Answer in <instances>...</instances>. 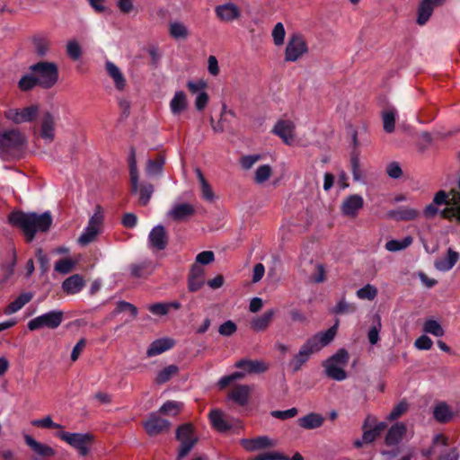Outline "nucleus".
Wrapping results in <instances>:
<instances>
[{"instance_id": "obj_1", "label": "nucleus", "mask_w": 460, "mask_h": 460, "mask_svg": "<svg viewBox=\"0 0 460 460\" xmlns=\"http://www.w3.org/2000/svg\"><path fill=\"white\" fill-rule=\"evenodd\" d=\"M8 221L12 226L20 228L23 232L27 243H31L37 233H46L49 230L53 218L49 211L37 214L18 210L9 214Z\"/></svg>"}, {"instance_id": "obj_2", "label": "nucleus", "mask_w": 460, "mask_h": 460, "mask_svg": "<svg viewBox=\"0 0 460 460\" xmlns=\"http://www.w3.org/2000/svg\"><path fill=\"white\" fill-rule=\"evenodd\" d=\"M440 205L447 206L439 212L442 218L460 224V177L458 189H451L449 192L441 190L435 194L433 202L428 205L423 211L425 217H435L438 212L437 206Z\"/></svg>"}, {"instance_id": "obj_3", "label": "nucleus", "mask_w": 460, "mask_h": 460, "mask_svg": "<svg viewBox=\"0 0 460 460\" xmlns=\"http://www.w3.org/2000/svg\"><path fill=\"white\" fill-rule=\"evenodd\" d=\"M338 326L339 320L327 331L316 333L301 346L298 353L296 354L289 362V366L294 372L299 371L303 365L309 360L312 354L319 351L334 339Z\"/></svg>"}, {"instance_id": "obj_4", "label": "nucleus", "mask_w": 460, "mask_h": 460, "mask_svg": "<svg viewBox=\"0 0 460 460\" xmlns=\"http://www.w3.org/2000/svg\"><path fill=\"white\" fill-rule=\"evenodd\" d=\"M26 145L25 136L17 128L0 132V158L8 160L15 157Z\"/></svg>"}, {"instance_id": "obj_5", "label": "nucleus", "mask_w": 460, "mask_h": 460, "mask_svg": "<svg viewBox=\"0 0 460 460\" xmlns=\"http://www.w3.org/2000/svg\"><path fill=\"white\" fill-rule=\"evenodd\" d=\"M29 69L35 74L39 86L43 89L52 88L58 80V68L54 62L40 61L31 65Z\"/></svg>"}, {"instance_id": "obj_6", "label": "nucleus", "mask_w": 460, "mask_h": 460, "mask_svg": "<svg viewBox=\"0 0 460 460\" xmlns=\"http://www.w3.org/2000/svg\"><path fill=\"white\" fill-rule=\"evenodd\" d=\"M128 167H129V175H130V187L131 192L136 194L139 190V203L142 206H146L154 192V186L151 183L144 184L139 188L138 184V171L137 168V160H136V150L134 147L130 148V154L128 156Z\"/></svg>"}, {"instance_id": "obj_7", "label": "nucleus", "mask_w": 460, "mask_h": 460, "mask_svg": "<svg viewBox=\"0 0 460 460\" xmlns=\"http://www.w3.org/2000/svg\"><path fill=\"white\" fill-rule=\"evenodd\" d=\"M63 321L64 312L62 310H52L29 321L27 327L31 332L42 328L55 330L60 326Z\"/></svg>"}, {"instance_id": "obj_8", "label": "nucleus", "mask_w": 460, "mask_h": 460, "mask_svg": "<svg viewBox=\"0 0 460 460\" xmlns=\"http://www.w3.org/2000/svg\"><path fill=\"white\" fill-rule=\"evenodd\" d=\"M57 437L76 449L82 456H85L89 454V447L94 440L93 436L90 433H70L61 431L57 434Z\"/></svg>"}, {"instance_id": "obj_9", "label": "nucleus", "mask_w": 460, "mask_h": 460, "mask_svg": "<svg viewBox=\"0 0 460 460\" xmlns=\"http://www.w3.org/2000/svg\"><path fill=\"white\" fill-rule=\"evenodd\" d=\"M176 439L181 442L177 460L184 458L198 441L197 438L194 436L193 427L190 423H185L177 428Z\"/></svg>"}, {"instance_id": "obj_10", "label": "nucleus", "mask_w": 460, "mask_h": 460, "mask_svg": "<svg viewBox=\"0 0 460 460\" xmlns=\"http://www.w3.org/2000/svg\"><path fill=\"white\" fill-rule=\"evenodd\" d=\"M308 50L307 44L302 35L293 34L287 44L285 50V60L288 62L296 61L303 54Z\"/></svg>"}, {"instance_id": "obj_11", "label": "nucleus", "mask_w": 460, "mask_h": 460, "mask_svg": "<svg viewBox=\"0 0 460 460\" xmlns=\"http://www.w3.org/2000/svg\"><path fill=\"white\" fill-rule=\"evenodd\" d=\"M38 111L39 109L36 105H31L22 110L9 109L4 112V117L15 124H21L33 121L37 117Z\"/></svg>"}, {"instance_id": "obj_12", "label": "nucleus", "mask_w": 460, "mask_h": 460, "mask_svg": "<svg viewBox=\"0 0 460 460\" xmlns=\"http://www.w3.org/2000/svg\"><path fill=\"white\" fill-rule=\"evenodd\" d=\"M171 422L161 418L157 413L150 414L149 418L144 423L146 433L151 436H156L170 429Z\"/></svg>"}, {"instance_id": "obj_13", "label": "nucleus", "mask_w": 460, "mask_h": 460, "mask_svg": "<svg viewBox=\"0 0 460 460\" xmlns=\"http://www.w3.org/2000/svg\"><path fill=\"white\" fill-rule=\"evenodd\" d=\"M169 242L168 234L164 226L158 225L155 226L148 234L149 246L156 251L164 250Z\"/></svg>"}, {"instance_id": "obj_14", "label": "nucleus", "mask_w": 460, "mask_h": 460, "mask_svg": "<svg viewBox=\"0 0 460 460\" xmlns=\"http://www.w3.org/2000/svg\"><path fill=\"white\" fill-rule=\"evenodd\" d=\"M445 0H422L418 7V16L416 22L423 26L429 20L434 8L444 3Z\"/></svg>"}, {"instance_id": "obj_15", "label": "nucleus", "mask_w": 460, "mask_h": 460, "mask_svg": "<svg viewBox=\"0 0 460 460\" xmlns=\"http://www.w3.org/2000/svg\"><path fill=\"white\" fill-rule=\"evenodd\" d=\"M240 444L249 452L270 448L275 446V442L266 436H260L254 438H243Z\"/></svg>"}, {"instance_id": "obj_16", "label": "nucleus", "mask_w": 460, "mask_h": 460, "mask_svg": "<svg viewBox=\"0 0 460 460\" xmlns=\"http://www.w3.org/2000/svg\"><path fill=\"white\" fill-rule=\"evenodd\" d=\"M209 420L212 427L221 433H226L235 427L234 423L226 420L223 412L218 409L210 411Z\"/></svg>"}, {"instance_id": "obj_17", "label": "nucleus", "mask_w": 460, "mask_h": 460, "mask_svg": "<svg viewBox=\"0 0 460 460\" xmlns=\"http://www.w3.org/2000/svg\"><path fill=\"white\" fill-rule=\"evenodd\" d=\"M295 125L290 120H279L274 128L272 133L279 136L285 144L290 145L294 138Z\"/></svg>"}, {"instance_id": "obj_18", "label": "nucleus", "mask_w": 460, "mask_h": 460, "mask_svg": "<svg viewBox=\"0 0 460 460\" xmlns=\"http://www.w3.org/2000/svg\"><path fill=\"white\" fill-rule=\"evenodd\" d=\"M215 13L219 20L226 22L236 20L241 16L240 9L232 3L217 5L215 8Z\"/></svg>"}, {"instance_id": "obj_19", "label": "nucleus", "mask_w": 460, "mask_h": 460, "mask_svg": "<svg viewBox=\"0 0 460 460\" xmlns=\"http://www.w3.org/2000/svg\"><path fill=\"white\" fill-rule=\"evenodd\" d=\"M363 205L364 199L360 195H349L341 204V212L345 216L355 217L358 210L363 208Z\"/></svg>"}, {"instance_id": "obj_20", "label": "nucleus", "mask_w": 460, "mask_h": 460, "mask_svg": "<svg viewBox=\"0 0 460 460\" xmlns=\"http://www.w3.org/2000/svg\"><path fill=\"white\" fill-rule=\"evenodd\" d=\"M204 269L198 264H193L188 276V288L190 292L199 290L204 285Z\"/></svg>"}, {"instance_id": "obj_21", "label": "nucleus", "mask_w": 460, "mask_h": 460, "mask_svg": "<svg viewBox=\"0 0 460 460\" xmlns=\"http://www.w3.org/2000/svg\"><path fill=\"white\" fill-rule=\"evenodd\" d=\"M459 258L460 254L457 252L448 248L446 256L438 258L435 261L434 267L439 271H448L456 264Z\"/></svg>"}, {"instance_id": "obj_22", "label": "nucleus", "mask_w": 460, "mask_h": 460, "mask_svg": "<svg viewBox=\"0 0 460 460\" xmlns=\"http://www.w3.org/2000/svg\"><path fill=\"white\" fill-rule=\"evenodd\" d=\"M24 441L37 455L42 457H52L56 455V451L51 447L40 443L30 435H24Z\"/></svg>"}, {"instance_id": "obj_23", "label": "nucleus", "mask_w": 460, "mask_h": 460, "mask_svg": "<svg viewBox=\"0 0 460 460\" xmlns=\"http://www.w3.org/2000/svg\"><path fill=\"white\" fill-rule=\"evenodd\" d=\"M85 286V281L82 275L74 274L66 279L62 283V289L68 295L79 293Z\"/></svg>"}, {"instance_id": "obj_24", "label": "nucleus", "mask_w": 460, "mask_h": 460, "mask_svg": "<svg viewBox=\"0 0 460 460\" xmlns=\"http://www.w3.org/2000/svg\"><path fill=\"white\" fill-rule=\"evenodd\" d=\"M175 344L171 338H161L154 341L146 350L147 357H155L171 349Z\"/></svg>"}, {"instance_id": "obj_25", "label": "nucleus", "mask_w": 460, "mask_h": 460, "mask_svg": "<svg viewBox=\"0 0 460 460\" xmlns=\"http://www.w3.org/2000/svg\"><path fill=\"white\" fill-rule=\"evenodd\" d=\"M407 430L406 425L403 422H396L392 425L388 429L385 442L387 446H394L398 444L402 437L405 435Z\"/></svg>"}, {"instance_id": "obj_26", "label": "nucleus", "mask_w": 460, "mask_h": 460, "mask_svg": "<svg viewBox=\"0 0 460 460\" xmlns=\"http://www.w3.org/2000/svg\"><path fill=\"white\" fill-rule=\"evenodd\" d=\"M235 367L248 374H260L268 369L262 361L251 359H241L235 363Z\"/></svg>"}, {"instance_id": "obj_27", "label": "nucleus", "mask_w": 460, "mask_h": 460, "mask_svg": "<svg viewBox=\"0 0 460 460\" xmlns=\"http://www.w3.org/2000/svg\"><path fill=\"white\" fill-rule=\"evenodd\" d=\"M33 298L32 292L21 293L12 303H10L4 309L5 315L13 314L21 310L26 304Z\"/></svg>"}, {"instance_id": "obj_28", "label": "nucleus", "mask_w": 460, "mask_h": 460, "mask_svg": "<svg viewBox=\"0 0 460 460\" xmlns=\"http://www.w3.org/2000/svg\"><path fill=\"white\" fill-rule=\"evenodd\" d=\"M420 213L417 209L401 207L398 209L390 210L387 213L388 217L396 221L414 220L419 217Z\"/></svg>"}, {"instance_id": "obj_29", "label": "nucleus", "mask_w": 460, "mask_h": 460, "mask_svg": "<svg viewBox=\"0 0 460 460\" xmlns=\"http://www.w3.org/2000/svg\"><path fill=\"white\" fill-rule=\"evenodd\" d=\"M195 208L188 203L176 204L170 211L171 217L175 221H182L193 216Z\"/></svg>"}, {"instance_id": "obj_30", "label": "nucleus", "mask_w": 460, "mask_h": 460, "mask_svg": "<svg viewBox=\"0 0 460 460\" xmlns=\"http://www.w3.org/2000/svg\"><path fill=\"white\" fill-rule=\"evenodd\" d=\"M105 67L108 75L113 79L116 89L119 91L124 90L126 79L119 68L111 61H107Z\"/></svg>"}, {"instance_id": "obj_31", "label": "nucleus", "mask_w": 460, "mask_h": 460, "mask_svg": "<svg viewBox=\"0 0 460 460\" xmlns=\"http://www.w3.org/2000/svg\"><path fill=\"white\" fill-rule=\"evenodd\" d=\"M324 421V418L315 412L308 413L298 419V424L300 427L305 429H314L320 428Z\"/></svg>"}, {"instance_id": "obj_32", "label": "nucleus", "mask_w": 460, "mask_h": 460, "mask_svg": "<svg viewBox=\"0 0 460 460\" xmlns=\"http://www.w3.org/2000/svg\"><path fill=\"white\" fill-rule=\"evenodd\" d=\"M275 311L273 309L266 311L262 315L254 317L251 321V328L255 332L265 331L271 323Z\"/></svg>"}, {"instance_id": "obj_33", "label": "nucleus", "mask_w": 460, "mask_h": 460, "mask_svg": "<svg viewBox=\"0 0 460 460\" xmlns=\"http://www.w3.org/2000/svg\"><path fill=\"white\" fill-rule=\"evenodd\" d=\"M323 367L326 376L335 381H343L348 376L343 366L324 361Z\"/></svg>"}, {"instance_id": "obj_34", "label": "nucleus", "mask_w": 460, "mask_h": 460, "mask_svg": "<svg viewBox=\"0 0 460 460\" xmlns=\"http://www.w3.org/2000/svg\"><path fill=\"white\" fill-rule=\"evenodd\" d=\"M186 94L182 91H178L170 102V109L173 115H179L187 109Z\"/></svg>"}, {"instance_id": "obj_35", "label": "nucleus", "mask_w": 460, "mask_h": 460, "mask_svg": "<svg viewBox=\"0 0 460 460\" xmlns=\"http://www.w3.org/2000/svg\"><path fill=\"white\" fill-rule=\"evenodd\" d=\"M54 126L55 122L53 116L49 112H46L41 122V137L46 140L52 141L55 137Z\"/></svg>"}, {"instance_id": "obj_36", "label": "nucleus", "mask_w": 460, "mask_h": 460, "mask_svg": "<svg viewBox=\"0 0 460 460\" xmlns=\"http://www.w3.org/2000/svg\"><path fill=\"white\" fill-rule=\"evenodd\" d=\"M250 395V389L247 385H237L229 394V398L241 406L247 404Z\"/></svg>"}, {"instance_id": "obj_37", "label": "nucleus", "mask_w": 460, "mask_h": 460, "mask_svg": "<svg viewBox=\"0 0 460 460\" xmlns=\"http://www.w3.org/2000/svg\"><path fill=\"white\" fill-rule=\"evenodd\" d=\"M433 416L437 421L447 423L453 418V412L445 402H441L435 406Z\"/></svg>"}, {"instance_id": "obj_38", "label": "nucleus", "mask_w": 460, "mask_h": 460, "mask_svg": "<svg viewBox=\"0 0 460 460\" xmlns=\"http://www.w3.org/2000/svg\"><path fill=\"white\" fill-rule=\"evenodd\" d=\"M154 270L152 261H145L140 263L130 265V274L134 278H146Z\"/></svg>"}, {"instance_id": "obj_39", "label": "nucleus", "mask_w": 460, "mask_h": 460, "mask_svg": "<svg viewBox=\"0 0 460 460\" xmlns=\"http://www.w3.org/2000/svg\"><path fill=\"white\" fill-rule=\"evenodd\" d=\"M179 367L176 365H170L160 370L155 377L157 385H163L169 382L172 377L179 373Z\"/></svg>"}, {"instance_id": "obj_40", "label": "nucleus", "mask_w": 460, "mask_h": 460, "mask_svg": "<svg viewBox=\"0 0 460 460\" xmlns=\"http://www.w3.org/2000/svg\"><path fill=\"white\" fill-rule=\"evenodd\" d=\"M356 305L352 303L347 302L344 297H342L334 307H332L330 312L331 314L336 315L342 314H349L356 312Z\"/></svg>"}, {"instance_id": "obj_41", "label": "nucleus", "mask_w": 460, "mask_h": 460, "mask_svg": "<svg viewBox=\"0 0 460 460\" xmlns=\"http://www.w3.org/2000/svg\"><path fill=\"white\" fill-rule=\"evenodd\" d=\"M164 162V156L161 154L157 155V156L154 160L149 159L146 165L147 174L152 176L161 174Z\"/></svg>"}, {"instance_id": "obj_42", "label": "nucleus", "mask_w": 460, "mask_h": 460, "mask_svg": "<svg viewBox=\"0 0 460 460\" xmlns=\"http://www.w3.org/2000/svg\"><path fill=\"white\" fill-rule=\"evenodd\" d=\"M423 332L435 337H442L445 334V331L441 324L433 319H428L424 322Z\"/></svg>"}, {"instance_id": "obj_43", "label": "nucleus", "mask_w": 460, "mask_h": 460, "mask_svg": "<svg viewBox=\"0 0 460 460\" xmlns=\"http://www.w3.org/2000/svg\"><path fill=\"white\" fill-rule=\"evenodd\" d=\"M395 116L396 111L394 109H390L385 111L382 114L384 130L386 133H392L395 128Z\"/></svg>"}, {"instance_id": "obj_44", "label": "nucleus", "mask_w": 460, "mask_h": 460, "mask_svg": "<svg viewBox=\"0 0 460 460\" xmlns=\"http://www.w3.org/2000/svg\"><path fill=\"white\" fill-rule=\"evenodd\" d=\"M39 85V82L35 75L26 74L21 77L18 82V87L22 92H29L35 86Z\"/></svg>"}, {"instance_id": "obj_45", "label": "nucleus", "mask_w": 460, "mask_h": 460, "mask_svg": "<svg viewBox=\"0 0 460 460\" xmlns=\"http://www.w3.org/2000/svg\"><path fill=\"white\" fill-rule=\"evenodd\" d=\"M99 233L100 230L87 226L83 234L79 236L77 242L80 245L86 246L95 240Z\"/></svg>"}, {"instance_id": "obj_46", "label": "nucleus", "mask_w": 460, "mask_h": 460, "mask_svg": "<svg viewBox=\"0 0 460 460\" xmlns=\"http://www.w3.org/2000/svg\"><path fill=\"white\" fill-rule=\"evenodd\" d=\"M197 173H198V178H199L200 185H201V195H202V198L205 200H208V201H210V202L213 201L215 195H214V191H213L212 188L210 187V185L208 184V182L205 179V177L202 174L200 170L198 169L197 170Z\"/></svg>"}, {"instance_id": "obj_47", "label": "nucleus", "mask_w": 460, "mask_h": 460, "mask_svg": "<svg viewBox=\"0 0 460 460\" xmlns=\"http://www.w3.org/2000/svg\"><path fill=\"white\" fill-rule=\"evenodd\" d=\"M411 243H412V238L411 236H406L402 241H399V240L388 241L385 243V248L389 252H397V251H401V250L407 248L408 246H410L411 244Z\"/></svg>"}, {"instance_id": "obj_48", "label": "nucleus", "mask_w": 460, "mask_h": 460, "mask_svg": "<svg viewBox=\"0 0 460 460\" xmlns=\"http://www.w3.org/2000/svg\"><path fill=\"white\" fill-rule=\"evenodd\" d=\"M356 294L359 299H367L372 301L377 296V288L371 284H367L363 288L357 290Z\"/></svg>"}, {"instance_id": "obj_49", "label": "nucleus", "mask_w": 460, "mask_h": 460, "mask_svg": "<svg viewBox=\"0 0 460 460\" xmlns=\"http://www.w3.org/2000/svg\"><path fill=\"white\" fill-rule=\"evenodd\" d=\"M349 359V352L345 349H340L336 353L327 358L325 361L345 367Z\"/></svg>"}, {"instance_id": "obj_50", "label": "nucleus", "mask_w": 460, "mask_h": 460, "mask_svg": "<svg viewBox=\"0 0 460 460\" xmlns=\"http://www.w3.org/2000/svg\"><path fill=\"white\" fill-rule=\"evenodd\" d=\"M33 44L35 51L40 58H44L47 56L50 46V43L48 40L44 38H34Z\"/></svg>"}, {"instance_id": "obj_51", "label": "nucleus", "mask_w": 460, "mask_h": 460, "mask_svg": "<svg viewBox=\"0 0 460 460\" xmlns=\"http://www.w3.org/2000/svg\"><path fill=\"white\" fill-rule=\"evenodd\" d=\"M75 265V262L71 259H60L55 263L54 269L61 274H68L73 270Z\"/></svg>"}, {"instance_id": "obj_52", "label": "nucleus", "mask_w": 460, "mask_h": 460, "mask_svg": "<svg viewBox=\"0 0 460 460\" xmlns=\"http://www.w3.org/2000/svg\"><path fill=\"white\" fill-rule=\"evenodd\" d=\"M31 425L37 428H44V429H62V425L56 423L52 420L50 416H46L42 419L34 420L31 421Z\"/></svg>"}, {"instance_id": "obj_53", "label": "nucleus", "mask_w": 460, "mask_h": 460, "mask_svg": "<svg viewBox=\"0 0 460 460\" xmlns=\"http://www.w3.org/2000/svg\"><path fill=\"white\" fill-rule=\"evenodd\" d=\"M66 54L74 61L82 56V49L76 40H69L66 44Z\"/></svg>"}, {"instance_id": "obj_54", "label": "nucleus", "mask_w": 460, "mask_h": 460, "mask_svg": "<svg viewBox=\"0 0 460 460\" xmlns=\"http://www.w3.org/2000/svg\"><path fill=\"white\" fill-rule=\"evenodd\" d=\"M170 34L174 39H185L188 36L186 27L180 22H172L170 24Z\"/></svg>"}, {"instance_id": "obj_55", "label": "nucleus", "mask_w": 460, "mask_h": 460, "mask_svg": "<svg viewBox=\"0 0 460 460\" xmlns=\"http://www.w3.org/2000/svg\"><path fill=\"white\" fill-rule=\"evenodd\" d=\"M271 172V167L270 165H261L260 167L257 168L255 172V181L257 183H263L270 177Z\"/></svg>"}, {"instance_id": "obj_56", "label": "nucleus", "mask_w": 460, "mask_h": 460, "mask_svg": "<svg viewBox=\"0 0 460 460\" xmlns=\"http://www.w3.org/2000/svg\"><path fill=\"white\" fill-rule=\"evenodd\" d=\"M181 405L182 404L181 402L175 401H167L161 406L159 411L163 414H171L174 416L179 412Z\"/></svg>"}, {"instance_id": "obj_57", "label": "nucleus", "mask_w": 460, "mask_h": 460, "mask_svg": "<svg viewBox=\"0 0 460 460\" xmlns=\"http://www.w3.org/2000/svg\"><path fill=\"white\" fill-rule=\"evenodd\" d=\"M285 35H286V31H285L284 25L281 22H278L274 26L273 31H272V38H273L274 44L276 46L282 45L284 43Z\"/></svg>"}, {"instance_id": "obj_58", "label": "nucleus", "mask_w": 460, "mask_h": 460, "mask_svg": "<svg viewBox=\"0 0 460 460\" xmlns=\"http://www.w3.org/2000/svg\"><path fill=\"white\" fill-rule=\"evenodd\" d=\"M103 221V212L101 206H96L94 214L90 217L88 221L89 226L96 228L100 230V226H102Z\"/></svg>"}, {"instance_id": "obj_59", "label": "nucleus", "mask_w": 460, "mask_h": 460, "mask_svg": "<svg viewBox=\"0 0 460 460\" xmlns=\"http://www.w3.org/2000/svg\"><path fill=\"white\" fill-rule=\"evenodd\" d=\"M407 410L408 403L404 401H402L393 408L387 419L389 420H394L400 418L402 414H404L407 411Z\"/></svg>"}, {"instance_id": "obj_60", "label": "nucleus", "mask_w": 460, "mask_h": 460, "mask_svg": "<svg viewBox=\"0 0 460 460\" xmlns=\"http://www.w3.org/2000/svg\"><path fill=\"white\" fill-rule=\"evenodd\" d=\"M236 324L233 321L228 320L219 326L218 332L222 336L229 337L232 336L236 332Z\"/></svg>"}, {"instance_id": "obj_61", "label": "nucleus", "mask_w": 460, "mask_h": 460, "mask_svg": "<svg viewBox=\"0 0 460 460\" xmlns=\"http://www.w3.org/2000/svg\"><path fill=\"white\" fill-rule=\"evenodd\" d=\"M298 410L295 407L285 411H273L270 412L271 416L279 420H288L296 416Z\"/></svg>"}, {"instance_id": "obj_62", "label": "nucleus", "mask_w": 460, "mask_h": 460, "mask_svg": "<svg viewBox=\"0 0 460 460\" xmlns=\"http://www.w3.org/2000/svg\"><path fill=\"white\" fill-rule=\"evenodd\" d=\"M127 310L130 312L133 317H136L137 315V308L134 305L126 301L118 302L116 309L114 310L113 313L116 314Z\"/></svg>"}, {"instance_id": "obj_63", "label": "nucleus", "mask_w": 460, "mask_h": 460, "mask_svg": "<svg viewBox=\"0 0 460 460\" xmlns=\"http://www.w3.org/2000/svg\"><path fill=\"white\" fill-rule=\"evenodd\" d=\"M215 255L214 252L211 251H204L199 252L196 256V262L194 264L198 265H207L214 261Z\"/></svg>"}, {"instance_id": "obj_64", "label": "nucleus", "mask_w": 460, "mask_h": 460, "mask_svg": "<svg viewBox=\"0 0 460 460\" xmlns=\"http://www.w3.org/2000/svg\"><path fill=\"white\" fill-rule=\"evenodd\" d=\"M415 347L420 350H428L433 345L432 340L427 335L420 336L414 342Z\"/></svg>"}]
</instances>
